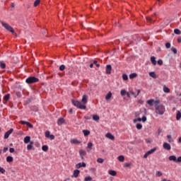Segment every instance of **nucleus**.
<instances>
[{
  "instance_id": "obj_7",
  "label": "nucleus",
  "mask_w": 181,
  "mask_h": 181,
  "mask_svg": "<svg viewBox=\"0 0 181 181\" xmlns=\"http://www.w3.org/2000/svg\"><path fill=\"white\" fill-rule=\"evenodd\" d=\"M163 147L165 150L168 151H170V149H172L170 144L169 143H166V142H165L163 144Z\"/></svg>"
},
{
  "instance_id": "obj_58",
  "label": "nucleus",
  "mask_w": 181,
  "mask_h": 181,
  "mask_svg": "<svg viewBox=\"0 0 181 181\" xmlns=\"http://www.w3.org/2000/svg\"><path fill=\"white\" fill-rule=\"evenodd\" d=\"M137 121H139V122H141V121H142V119L141 117L137 118Z\"/></svg>"
},
{
  "instance_id": "obj_9",
  "label": "nucleus",
  "mask_w": 181,
  "mask_h": 181,
  "mask_svg": "<svg viewBox=\"0 0 181 181\" xmlns=\"http://www.w3.org/2000/svg\"><path fill=\"white\" fill-rule=\"evenodd\" d=\"M20 124H22V125H27L29 128H33V124L29 123V122L22 120L20 122Z\"/></svg>"
},
{
  "instance_id": "obj_15",
  "label": "nucleus",
  "mask_w": 181,
  "mask_h": 181,
  "mask_svg": "<svg viewBox=\"0 0 181 181\" xmlns=\"http://www.w3.org/2000/svg\"><path fill=\"white\" fill-rule=\"evenodd\" d=\"M169 160L173 161L175 163H177V158H176V156H169Z\"/></svg>"
},
{
  "instance_id": "obj_56",
  "label": "nucleus",
  "mask_w": 181,
  "mask_h": 181,
  "mask_svg": "<svg viewBox=\"0 0 181 181\" xmlns=\"http://www.w3.org/2000/svg\"><path fill=\"white\" fill-rule=\"evenodd\" d=\"M163 64V62L162 60H159V66H162Z\"/></svg>"
},
{
  "instance_id": "obj_5",
  "label": "nucleus",
  "mask_w": 181,
  "mask_h": 181,
  "mask_svg": "<svg viewBox=\"0 0 181 181\" xmlns=\"http://www.w3.org/2000/svg\"><path fill=\"white\" fill-rule=\"evenodd\" d=\"M156 151V148H153L150 151H147L144 156V159H146V158H148L149 155H152V153H153V152H155Z\"/></svg>"
},
{
  "instance_id": "obj_44",
  "label": "nucleus",
  "mask_w": 181,
  "mask_h": 181,
  "mask_svg": "<svg viewBox=\"0 0 181 181\" xmlns=\"http://www.w3.org/2000/svg\"><path fill=\"white\" fill-rule=\"evenodd\" d=\"M88 148L89 149H93V143L88 142Z\"/></svg>"
},
{
  "instance_id": "obj_53",
  "label": "nucleus",
  "mask_w": 181,
  "mask_h": 181,
  "mask_svg": "<svg viewBox=\"0 0 181 181\" xmlns=\"http://www.w3.org/2000/svg\"><path fill=\"white\" fill-rule=\"evenodd\" d=\"M146 21H148V22H152V18H151V17H147Z\"/></svg>"
},
{
  "instance_id": "obj_61",
  "label": "nucleus",
  "mask_w": 181,
  "mask_h": 181,
  "mask_svg": "<svg viewBox=\"0 0 181 181\" xmlns=\"http://www.w3.org/2000/svg\"><path fill=\"white\" fill-rule=\"evenodd\" d=\"M165 46H170V42H167V43L165 44Z\"/></svg>"
},
{
  "instance_id": "obj_62",
  "label": "nucleus",
  "mask_w": 181,
  "mask_h": 181,
  "mask_svg": "<svg viewBox=\"0 0 181 181\" xmlns=\"http://www.w3.org/2000/svg\"><path fill=\"white\" fill-rule=\"evenodd\" d=\"M177 42H178V43H180V42H181V38H178V39H177Z\"/></svg>"
},
{
  "instance_id": "obj_30",
  "label": "nucleus",
  "mask_w": 181,
  "mask_h": 181,
  "mask_svg": "<svg viewBox=\"0 0 181 181\" xmlns=\"http://www.w3.org/2000/svg\"><path fill=\"white\" fill-rule=\"evenodd\" d=\"M176 119L177 121L180 120L181 119V112L180 111H177V115H176Z\"/></svg>"
},
{
  "instance_id": "obj_57",
  "label": "nucleus",
  "mask_w": 181,
  "mask_h": 181,
  "mask_svg": "<svg viewBox=\"0 0 181 181\" xmlns=\"http://www.w3.org/2000/svg\"><path fill=\"white\" fill-rule=\"evenodd\" d=\"M167 138H168V139H172V136H171V135H168V136H167Z\"/></svg>"
},
{
  "instance_id": "obj_59",
  "label": "nucleus",
  "mask_w": 181,
  "mask_h": 181,
  "mask_svg": "<svg viewBox=\"0 0 181 181\" xmlns=\"http://www.w3.org/2000/svg\"><path fill=\"white\" fill-rule=\"evenodd\" d=\"M168 142H169V143H172V142H173V139H169Z\"/></svg>"
},
{
  "instance_id": "obj_48",
  "label": "nucleus",
  "mask_w": 181,
  "mask_h": 181,
  "mask_svg": "<svg viewBox=\"0 0 181 181\" xmlns=\"http://www.w3.org/2000/svg\"><path fill=\"white\" fill-rule=\"evenodd\" d=\"M0 172H1V173L4 174V173H5L6 170L3 168L0 167Z\"/></svg>"
},
{
  "instance_id": "obj_17",
  "label": "nucleus",
  "mask_w": 181,
  "mask_h": 181,
  "mask_svg": "<svg viewBox=\"0 0 181 181\" xmlns=\"http://www.w3.org/2000/svg\"><path fill=\"white\" fill-rule=\"evenodd\" d=\"M140 93H141V90H139V89L137 90V94L136 95L132 90H130V94L134 95V98H136V97H138V95H139Z\"/></svg>"
},
{
  "instance_id": "obj_60",
  "label": "nucleus",
  "mask_w": 181,
  "mask_h": 181,
  "mask_svg": "<svg viewBox=\"0 0 181 181\" xmlns=\"http://www.w3.org/2000/svg\"><path fill=\"white\" fill-rule=\"evenodd\" d=\"M69 114H72L73 112V109H70L69 111Z\"/></svg>"
},
{
  "instance_id": "obj_13",
  "label": "nucleus",
  "mask_w": 181,
  "mask_h": 181,
  "mask_svg": "<svg viewBox=\"0 0 181 181\" xmlns=\"http://www.w3.org/2000/svg\"><path fill=\"white\" fill-rule=\"evenodd\" d=\"M106 138H107L108 139H111V141H114V139H115V137L111 134V133H107L105 134Z\"/></svg>"
},
{
  "instance_id": "obj_33",
  "label": "nucleus",
  "mask_w": 181,
  "mask_h": 181,
  "mask_svg": "<svg viewBox=\"0 0 181 181\" xmlns=\"http://www.w3.org/2000/svg\"><path fill=\"white\" fill-rule=\"evenodd\" d=\"M118 160H119V162H124V160H125V157H124V156H119L118 157Z\"/></svg>"
},
{
  "instance_id": "obj_38",
  "label": "nucleus",
  "mask_w": 181,
  "mask_h": 181,
  "mask_svg": "<svg viewBox=\"0 0 181 181\" xmlns=\"http://www.w3.org/2000/svg\"><path fill=\"white\" fill-rule=\"evenodd\" d=\"M97 163H104V159L101 158H99L97 159Z\"/></svg>"
},
{
  "instance_id": "obj_37",
  "label": "nucleus",
  "mask_w": 181,
  "mask_h": 181,
  "mask_svg": "<svg viewBox=\"0 0 181 181\" xmlns=\"http://www.w3.org/2000/svg\"><path fill=\"white\" fill-rule=\"evenodd\" d=\"M10 98H11V95L7 94V95H6L4 96V98L5 101H8Z\"/></svg>"
},
{
  "instance_id": "obj_27",
  "label": "nucleus",
  "mask_w": 181,
  "mask_h": 181,
  "mask_svg": "<svg viewBox=\"0 0 181 181\" xmlns=\"http://www.w3.org/2000/svg\"><path fill=\"white\" fill-rule=\"evenodd\" d=\"M138 76L136 73H133L129 74V78L132 80L133 78H135Z\"/></svg>"
},
{
  "instance_id": "obj_3",
  "label": "nucleus",
  "mask_w": 181,
  "mask_h": 181,
  "mask_svg": "<svg viewBox=\"0 0 181 181\" xmlns=\"http://www.w3.org/2000/svg\"><path fill=\"white\" fill-rule=\"evenodd\" d=\"M0 23L2 25L3 28H4V29L8 30V32H11V33H12L13 35H16V33H15L13 28H12V26H11V25L5 23L2 21H0Z\"/></svg>"
},
{
  "instance_id": "obj_14",
  "label": "nucleus",
  "mask_w": 181,
  "mask_h": 181,
  "mask_svg": "<svg viewBox=\"0 0 181 181\" xmlns=\"http://www.w3.org/2000/svg\"><path fill=\"white\" fill-rule=\"evenodd\" d=\"M76 168L77 169H80V168H86V163H79L76 165Z\"/></svg>"
},
{
  "instance_id": "obj_51",
  "label": "nucleus",
  "mask_w": 181,
  "mask_h": 181,
  "mask_svg": "<svg viewBox=\"0 0 181 181\" xmlns=\"http://www.w3.org/2000/svg\"><path fill=\"white\" fill-rule=\"evenodd\" d=\"M177 163H181V156L177 158Z\"/></svg>"
},
{
  "instance_id": "obj_64",
  "label": "nucleus",
  "mask_w": 181,
  "mask_h": 181,
  "mask_svg": "<svg viewBox=\"0 0 181 181\" xmlns=\"http://www.w3.org/2000/svg\"><path fill=\"white\" fill-rule=\"evenodd\" d=\"M161 181H172V180H166V179H163V180H161Z\"/></svg>"
},
{
  "instance_id": "obj_50",
  "label": "nucleus",
  "mask_w": 181,
  "mask_h": 181,
  "mask_svg": "<svg viewBox=\"0 0 181 181\" xmlns=\"http://www.w3.org/2000/svg\"><path fill=\"white\" fill-rule=\"evenodd\" d=\"M8 151V147H4L3 149L4 153H6Z\"/></svg>"
},
{
  "instance_id": "obj_32",
  "label": "nucleus",
  "mask_w": 181,
  "mask_h": 181,
  "mask_svg": "<svg viewBox=\"0 0 181 181\" xmlns=\"http://www.w3.org/2000/svg\"><path fill=\"white\" fill-rule=\"evenodd\" d=\"M32 148H33V142H30V144L27 146L28 151H30Z\"/></svg>"
},
{
  "instance_id": "obj_42",
  "label": "nucleus",
  "mask_w": 181,
  "mask_h": 181,
  "mask_svg": "<svg viewBox=\"0 0 181 181\" xmlns=\"http://www.w3.org/2000/svg\"><path fill=\"white\" fill-rule=\"evenodd\" d=\"M120 94H121V95H122V97H124V95H125V94H127V90H122L120 91Z\"/></svg>"
},
{
  "instance_id": "obj_35",
  "label": "nucleus",
  "mask_w": 181,
  "mask_h": 181,
  "mask_svg": "<svg viewBox=\"0 0 181 181\" xmlns=\"http://www.w3.org/2000/svg\"><path fill=\"white\" fill-rule=\"evenodd\" d=\"M122 79H123L124 81H127V80H128V75H127L126 74H122Z\"/></svg>"
},
{
  "instance_id": "obj_40",
  "label": "nucleus",
  "mask_w": 181,
  "mask_h": 181,
  "mask_svg": "<svg viewBox=\"0 0 181 181\" xmlns=\"http://www.w3.org/2000/svg\"><path fill=\"white\" fill-rule=\"evenodd\" d=\"M39 4H40V0H35L34 2V6L35 7L37 6V5H39Z\"/></svg>"
},
{
  "instance_id": "obj_39",
  "label": "nucleus",
  "mask_w": 181,
  "mask_h": 181,
  "mask_svg": "<svg viewBox=\"0 0 181 181\" xmlns=\"http://www.w3.org/2000/svg\"><path fill=\"white\" fill-rule=\"evenodd\" d=\"M136 128L137 129H142V124H139V123H137V124H136Z\"/></svg>"
},
{
  "instance_id": "obj_41",
  "label": "nucleus",
  "mask_w": 181,
  "mask_h": 181,
  "mask_svg": "<svg viewBox=\"0 0 181 181\" xmlns=\"http://www.w3.org/2000/svg\"><path fill=\"white\" fill-rule=\"evenodd\" d=\"M85 181H91L93 178L90 176L86 177L84 179Z\"/></svg>"
},
{
  "instance_id": "obj_1",
  "label": "nucleus",
  "mask_w": 181,
  "mask_h": 181,
  "mask_svg": "<svg viewBox=\"0 0 181 181\" xmlns=\"http://www.w3.org/2000/svg\"><path fill=\"white\" fill-rule=\"evenodd\" d=\"M87 98H88V96L87 95H83L82 96L81 102L72 100L71 103L74 107L79 108V110H86V104L88 103Z\"/></svg>"
},
{
  "instance_id": "obj_46",
  "label": "nucleus",
  "mask_w": 181,
  "mask_h": 181,
  "mask_svg": "<svg viewBox=\"0 0 181 181\" xmlns=\"http://www.w3.org/2000/svg\"><path fill=\"white\" fill-rule=\"evenodd\" d=\"M64 69H66V66L63 64L59 66V70L61 71H63V70H64Z\"/></svg>"
},
{
  "instance_id": "obj_12",
  "label": "nucleus",
  "mask_w": 181,
  "mask_h": 181,
  "mask_svg": "<svg viewBox=\"0 0 181 181\" xmlns=\"http://www.w3.org/2000/svg\"><path fill=\"white\" fill-rule=\"evenodd\" d=\"M111 70H112V67L111 65L106 66V74H111Z\"/></svg>"
},
{
  "instance_id": "obj_45",
  "label": "nucleus",
  "mask_w": 181,
  "mask_h": 181,
  "mask_svg": "<svg viewBox=\"0 0 181 181\" xmlns=\"http://www.w3.org/2000/svg\"><path fill=\"white\" fill-rule=\"evenodd\" d=\"M129 166H131V163H125L124 164V168H129Z\"/></svg>"
},
{
  "instance_id": "obj_26",
  "label": "nucleus",
  "mask_w": 181,
  "mask_h": 181,
  "mask_svg": "<svg viewBox=\"0 0 181 181\" xmlns=\"http://www.w3.org/2000/svg\"><path fill=\"white\" fill-rule=\"evenodd\" d=\"M108 173L111 176H115L117 175V172H115V170H109Z\"/></svg>"
},
{
  "instance_id": "obj_55",
  "label": "nucleus",
  "mask_w": 181,
  "mask_h": 181,
  "mask_svg": "<svg viewBox=\"0 0 181 181\" xmlns=\"http://www.w3.org/2000/svg\"><path fill=\"white\" fill-rule=\"evenodd\" d=\"M84 118L85 119H91V117L89 116H85Z\"/></svg>"
},
{
  "instance_id": "obj_36",
  "label": "nucleus",
  "mask_w": 181,
  "mask_h": 181,
  "mask_svg": "<svg viewBox=\"0 0 181 181\" xmlns=\"http://www.w3.org/2000/svg\"><path fill=\"white\" fill-rule=\"evenodd\" d=\"M174 33H175V35H180L181 31H180V30L176 28V29L174 30Z\"/></svg>"
},
{
  "instance_id": "obj_21",
  "label": "nucleus",
  "mask_w": 181,
  "mask_h": 181,
  "mask_svg": "<svg viewBox=\"0 0 181 181\" xmlns=\"http://www.w3.org/2000/svg\"><path fill=\"white\" fill-rule=\"evenodd\" d=\"M150 77H152L153 78H158V75L155 74V72H150L149 73Z\"/></svg>"
},
{
  "instance_id": "obj_4",
  "label": "nucleus",
  "mask_w": 181,
  "mask_h": 181,
  "mask_svg": "<svg viewBox=\"0 0 181 181\" xmlns=\"http://www.w3.org/2000/svg\"><path fill=\"white\" fill-rule=\"evenodd\" d=\"M25 83H27V84H33L35 83H39V78L35 76H29L26 78Z\"/></svg>"
},
{
  "instance_id": "obj_6",
  "label": "nucleus",
  "mask_w": 181,
  "mask_h": 181,
  "mask_svg": "<svg viewBox=\"0 0 181 181\" xmlns=\"http://www.w3.org/2000/svg\"><path fill=\"white\" fill-rule=\"evenodd\" d=\"M12 132H13V128L10 129L8 131H7L4 134V139H8V138H9V135H11V134H12Z\"/></svg>"
},
{
  "instance_id": "obj_29",
  "label": "nucleus",
  "mask_w": 181,
  "mask_h": 181,
  "mask_svg": "<svg viewBox=\"0 0 181 181\" xmlns=\"http://www.w3.org/2000/svg\"><path fill=\"white\" fill-rule=\"evenodd\" d=\"M42 150L44 151V152H47V151H49V146L44 145L42 146Z\"/></svg>"
},
{
  "instance_id": "obj_52",
  "label": "nucleus",
  "mask_w": 181,
  "mask_h": 181,
  "mask_svg": "<svg viewBox=\"0 0 181 181\" xmlns=\"http://www.w3.org/2000/svg\"><path fill=\"white\" fill-rule=\"evenodd\" d=\"M93 64H96V66H97L98 67H100V64H97V61H96V60H95V61L93 62Z\"/></svg>"
},
{
  "instance_id": "obj_18",
  "label": "nucleus",
  "mask_w": 181,
  "mask_h": 181,
  "mask_svg": "<svg viewBox=\"0 0 181 181\" xmlns=\"http://www.w3.org/2000/svg\"><path fill=\"white\" fill-rule=\"evenodd\" d=\"M112 97V93L111 92H108V93L105 96L106 101H108Z\"/></svg>"
},
{
  "instance_id": "obj_10",
  "label": "nucleus",
  "mask_w": 181,
  "mask_h": 181,
  "mask_svg": "<svg viewBox=\"0 0 181 181\" xmlns=\"http://www.w3.org/2000/svg\"><path fill=\"white\" fill-rule=\"evenodd\" d=\"M79 155H80L81 159L83 160V159H84V157L86 156V155H87V153L84 150H80Z\"/></svg>"
},
{
  "instance_id": "obj_54",
  "label": "nucleus",
  "mask_w": 181,
  "mask_h": 181,
  "mask_svg": "<svg viewBox=\"0 0 181 181\" xmlns=\"http://www.w3.org/2000/svg\"><path fill=\"white\" fill-rule=\"evenodd\" d=\"M126 94H127L128 98H131V94L129 93V92H127V93L126 92Z\"/></svg>"
},
{
  "instance_id": "obj_19",
  "label": "nucleus",
  "mask_w": 181,
  "mask_h": 181,
  "mask_svg": "<svg viewBox=\"0 0 181 181\" xmlns=\"http://www.w3.org/2000/svg\"><path fill=\"white\" fill-rule=\"evenodd\" d=\"M29 142H30V136H26L24 138V144H29Z\"/></svg>"
},
{
  "instance_id": "obj_49",
  "label": "nucleus",
  "mask_w": 181,
  "mask_h": 181,
  "mask_svg": "<svg viewBox=\"0 0 181 181\" xmlns=\"http://www.w3.org/2000/svg\"><path fill=\"white\" fill-rule=\"evenodd\" d=\"M9 152H10V153H13V152H15V148H9Z\"/></svg>"
},
{
  "instance_id": "obj_28",
  "label": "nucleus",
  "mask_w": 181,
  "mask_h": 181,
  "mask_svg": "<svg viewBox=\"0 0 181 181\" xmlns=\"http://www.w3.org/2000/svg\"><path fill=\"white\" fill-rule=\"evenodd\" d=\"M71 144H80V141L76 139H73L71 140Z\"/></svg>"
},
{
  "instance_id": "obj_2",
  "label": "nucleus",
  "mask_w": 181,
  "mask_h": 181,
  "mask_svg": "<svg viewBox=\"0 0 181 181\" xmlns=\"http://www.w3.org/2000/svg\"><path fill=\"white\" fill-rule=\"evenodd\" d=\"M147 104H149L151 107L154 105L156 114H159V100H147Z\"/></svg>"
},
{
  "instance_id": "obj_47",
  "label": "nucleus",
  "mask_w": 181,
  "mask_h": 181,
  "mask_svg": "<svg viewBox=\"0 0 181 181\" xmlns=\"http://www.w3.org/2000/svg\"><path fill=\"white\" fill-rule=\"evenodd\" d=\"M142 122H146V116H143L141 118Z\"/></svg>"
},
{
  "instance_id": "obj_24",
  "label": "nucleus",
  "mask_w": 181,
  "mask_h": 181,
  "mask_svg": "<svg viewBox=\"0 0 181 181\" xmlns=\"http://www.w3.org/2000/svg\"><path fill=\"white\" fill-rule=\"evenodd\" d=\"M6 162L11 163L13 162V157L8 156L6 157Z\"/></svg>"
},
{
  "instance_id": "obj_43",
  "label": "nucleus",
  "mask_w": 181,
  "mask_h": 181,
  "mask_svg": "<svg viewBox=\"0 0 181 181\" xmlns=\"http://www.w3.org/2000/svg\"><path fill=\"white\" fill-rule=\"evenodd\" d=\"M171 51L173 52L174 54H176V53H177V49L173 47L171 48Z\"/></svg>"
},
{
  "instance_id": "obj_11",
  "label": "nucleus",
  "mask_w": 181,
  "mask_h": 181,
  "mask_svg": "<svg viewBox=\"0 0 181 181\" xmlns=\"http://www.w3.org/2000/svg\"><path fill=\"white\" fill-rule=\"evenodd\" d=\"M165 113V107L163 105L159 106V115H162Z\"/></svg>"
},
{
  "instance_id": "obj_63",
  "label": "nucleus",
  "mask_w": 181,
  "mask_h": 181,
  "mask_svg": "<svg viewBox=\"0 0 181 181\" xmlns=\"http://www.w3.org/2000/svg\"><path fill=\"white\" fill-rule=\"evenodd\" d=\"M42 35H46V30L42 31Z\"/></svg>"
},
{
  "instance_id": "obj_31",
  "label": "nucleus",
  "mask_w": 181,
  "mask_h": 181,
  "mask_svg": "<svg viewBox=\"0 0 181 181\" xmlns=\"http://www.w3.org/2000/svg\"><path fill=\"white\" fill-rule=\"evenodd\" d=\"M83 133L84 136H88V135H90L89 130H83Z\"/></svg>"
},
{
  "instance_id": "obj_22",
  "label": "nucleus",
  "mask_w": 181,
  "mask_h": 181,
  "mask_svg": "<svg viewBox=\"0 0 181 181\" xmlns=\"http://www.w3.org/2000/svg\"><path fill=\"white\" fill-rule=\"evenodd\" d=\"M93 121H100V117L97 115H92Z\"/></svg>"
},
{
  "instance_id": "obj_16",
  "label": "nucleus",
  "mask_w": 181,
  "mask_h": 181,
  "mask_svg": "<svg viewBox=\"0 0 181 181\" xmlns=\"http://www.w3.org/2000/svg\"><path fill=\"white\" fill-rule=\"evenodd\" d=\"M163 90L165 93H170V89L166 86V85L163 86Z\"/></svg>"
},
{
  "instance_id": "obj_34",
  "label": "nucleus",
  "mask_w": 181,
  "mask_h": 181,
  "mask_svg": "<svg viewBox=\"0 0 181 181\" xmlns=\"http://www.w3.org/2000/svg\"><path fill=\"white\" fill-rule=\"evenodd\" d=\"M0 67L1 69H5V67H6V64H5L2 61H0Z\"/></svg>"
},
{
  "instance_id": "obj_25",
  "label": "nucleus",
  "mask_w": 181,
  "mask_h": 181,
  "mask_svg": "<svg viewBox=\"0 0 181 181\" xmlns=\"http://www.w3.org/2000/svg\"><path fill=\"white\" fill-rule=\"evenodd\" d=\"M64 122V119L61 117L58 119L57 124L58 125H62Z\"/></svg>"
},
{
  "instance_id": "obj_8",
  "label": "nucleus",
  "mask_w": 181,
  "mask_h": 181,
  "mask_svg": "<svg viewBox=\"0 0 181 181\" xmlns=\"http://www.w3.org/2000/svg\"><path fill=\"white\" fill-rule=\"evenodd\" d=\"M45 137L49 138V139H51V140L54 139V135L50 134V132H49V131L45 132Z\"/></svg>"
},
{
  "instance_id": "obj_20",
  "label": "nucleus",
  "mask_w": 181,
  "mask_h": 181,
  "mask_svg": "<svg viewBox=\"0 0 181 181\" xmlns=\"http://www.w3.org/2000/svg\"><path fill=\"white\" fill-rule=\"evenodd\" d=\"M78 175H80V170H74V177H78Z\"/></svg>"
},
{
  "instance_id": "obj_23",
  "label": "nucleus",
  "mask_w": 181,
  "mask_h": 181,
  "mask_svg": "<svg viewBox=\"0 0 181 181\" xmlns=\"http://www.w3.org/2000/svg\"><path fill=\"white\" fill-rule=\"evenodd\" d=\"M151 62L154 66L156 65V58L155 57H151Z\"/></svg>"
}]
</instances>
